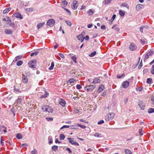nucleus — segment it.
Returning <instances> with one entry per match:
<instances>
[{
	"label": "nucleus",
	"instance_id": "f257e3e1",
	"mask_svg": "<svg viewBox=\"0 0 154 154\" xmlns=\"http://www.w3.org/2000/svg\"><path fill=\"white\" fill-rule=\"evenodd\" d=\"M42 109L44 111L48 112H52L53 111V110L52 108L48 105L42 106Z\"/></svg>",
	"mask_w": 154,
	"mask_h": 154
},
{
	"label": "nucleus",
	"instance_id": "f03ea898",
	"mask_svg": "<svg viewBox=\"0 0 154 154\" xmlns=\"http://www.w3.org/2000/svg\"><path fill=\"white\" fill-rule=\"evenodd\" d=\"M36 61L35 60L33 59L30 61L28 63L29 67L32 69H34L36 67Z\"/></svg>",
	"mask_w": 154,
	"mask_h": 154
},
{
	"label": "nucleus",
	"instance_id": "7ed1b4c3",
	"mask_svg": "<svg viewBox=\"0 0 154 154\" xmlns=\"http://www.w3.org/2000/svg\"><path fill=\"white\" fill-rule=\"evenodd\" d=\"M137 48L136 45L133 42L130 43L129 47V50L132 51H135L137 49Z\"/></svg>",
	"mask_w": 154,
	"mask_h": 154
},
{
	"label": "nucleus",
	"instance_id": "20e7f679",
	"mask_svg": "<svg viewBox=\"0 0 154 154\" xmlns=\"http://www.w3.org/2000/svg\"><path fill=\"white\" fill-rule=\"evenodd\" d=\"M114 116V112L109 113L107 115V117L106 118V120L107 121H109L110 120L113 119Z\"/></svg>",
	"mask_w": 154,
	"mask_h": 154
},
{
	"label": "nucleus",
	"instance_id": "39448f33",
	"mask_svg": "<svg viewBox=\"0 0 154 154\" xmlns=\"http://www.w3.org/2000/svg\"><path fill=\"white\" fill-rule=\"evenodd\" d=\"M73 139L74 138H73L68 137L67 138V140H68L69 142L72 145L74 146H79V143L74 141Z\"/></svg>",
	"mask_w": 154,
	"mask_h": 154
},
{
	"label": "nucleus",
	"instance_id": "423d86ee",
	"mask_svg": "<svg viewBox=\"0 0 154 154\" xmlns=\"http://www.w3.org/2000/svg\"><path fill=\"white\" fill-rule=\"evenodd\" d=\"M55 23L54 20L53 19H49L47 22V25L50 26L52 27L54 26Z\"/></svg>",
	"mask_w": 154,
	"mask_h": 154
},
{
	"label": "nucleus",
	"instance_id": "0eeeda50",
	"mask_svg": "<svg viewBox=\"0 0 154 154\" xmlns=\"http://www.w3.org/2000/svg\"><path fill=\"white\" fill-rule=\"evenodd\" d=\"M138 105L142 110H143L145 109V106L143 102L142 101H139L138 102Z\"/></svg>",
	"mask_w": 154,
	"mask_h": 154
},
{
	"label": "nucleus",
	"instance_id": "6e6552de",
	"mask_svg": "<svg viewBox=\"0 0 154 154\" xmlns=\"http://www.w3.org/2000/svg\"><path fill=\"white\" fill-rule=\"evenodd\" d=\"M122 85L124 88H126L129 85V82L127 81H124L122 82Z\"/></svg>",
	"mask_w": 154,
	"mask_h": 154
},
{
	"label": "nucleus",
	"instance_id": "1a4fd4ad",
	"mask_svg": "<svg viewBox=\"0 0 154 154\" xmlns=\"http://www.w3.org/2000/svg\"><path fill=\"white\" fill-rule=\"evenodd\" d=\"M153 54V51H150L148 52L145 55V58L144 59V60L145 61L146 59H148L149 56H151Z\"/></svg>",
	"mask_w": 154,
	"mask_h": 154
},
{
	"label": "nucleus",
	"instance_id": "9d476101",
	"mask_svg": "<svg viewBox=\"0 0 154 154\" xmlns=\"http://www.w3.org/2000/svg\"><path fill=\"white\" fill-rule=\"evenodd\" d=\"M58 102L60 105L63 107L65 106L66 104L65 101L62 98H60L58 100Z\"/></svg>",
	"mask_w": 154,
	"mask_h": 154
},
{
	"label": "nucleus",
	"instance_id": "9b49d317",
	"mask_svg": "<svg viewBox=\"0 0 154 154\" xmlns=\"http://www.w3.org/2000/svg\"><path fill=\"white\" fill-rule=\"evenodd\" d=\"M95 87V86L94 85H90L88 86H87L85 87L87 91H90L92 89H93Z\"/></svg>",
	"mask_w": 154,
	"mask_h": 154
},
{
	"label": "nucleus",
	"instance_id": "f8f14e48",
	"mask_svg": "<svg viewBox=\"0 0 154 154\" xmlns=\"http://www.w3.org/2000/svg\"><path fill=\"white\" fill-rule=\"evenodd\" d=\"M78 2L75 0L73 1V5L72 6V8L74 10L76 9L78 7Z\"/></svg>",
	"mask_w": 154,
	"mask_h": 154
},
{
	"label": "nucleus",
	"instance_id": "ddd939ff",
	"mask_svg": "<svg viewBox=\"0 0 154 154\" xmlns=\"http://www.w3.org/2000/svg\"><path fill=\"white\" fill-rule=\"evenodd\" d=\"M14 15L17 18H19L21 19H23V17L21 15V14L19 12H17L16 13H15L14 14Z\"/></svg>",
	"mask_w": 154,
	"mask_h": 154
},
{
	"label": "nucleus",
	"instance_id": "4468645a",
	"mask_svg": "<svg viewBox=\"0 0 154 154\" xmlns=\"http://www.w3.org/2000/svg\"><path fill=\"white\" fill-rule=\"evenodd\" d=\"M13 32V30L11 29H6L5 30V32L7 35L11 34Z\"/></svg>",
	"mask_w": 154,
	"mask_h": 154
},
{
	"label": "nucleus",
	"instance_id": "2eb2a0df",
	"mask_svg": "<svg viewBox=\"0 0 154 154\" xmlns=\"http://www.w3.org/2000/svg\"><path fill=\"white\" fill-rule=\"evenodd\" d=\"M23 76L22 78V80L23 82L25 83L26 84L28 82V79L27 77L24 75H23Z\"/></svg>",
	"mask_w": 154,
	"mask_h": 154
},
{
	"label": "nucleus",
	"instance_id": "dca6fc26",
	"mask_svg": "<svg viewBox=\"0 0 154 154\" xmlns=\"http://www.w3.org/2000/svg\"><path fill=\"white\" fill-rule=\"evenodd\" d=\"M22 56L21 55H18L14 59V60L13 62L12 63H13L14 62H15L17 61L18 60L21 59H22Z\"/></svg>",
	"mask_w": 154,
	"mask_h": 154
},
{
	"label": "nucleus",
	"instance_id": "f3484780",
	"mask_svg": "<svg viewBox=\"0 0 154 154\" xmlns=\"http://www.w3.org/2000/svg\"><path fill=\"white\" fill-rule=\"evenodd\" d=\"M143 7V5L140 4H138L136 6V9L137 11H138L142 8Z\"/></svg>",
	"mask_w": 154,
	"mask_h": 154
},
{
	"label": "nucleus",
	"instance_id": "a211bd4d",
	"mask_svg": "<svg viewBox=\"0 0 154 154\" xmlns=\"http://www.w3.org/2000/svg\"><path fill=\"white\" fill-rule=\"evenodd\" d=\"M77 38L81 42H82L84 39V36H81V35H79L77 36Z\"/></svg>",
	"mask_w": 154,
	"mask_h": 154
},
{
	"label": "nucleus",
	"instance_id": "6ab92c4d",
	"mask_svg": "<svg viewBox=\"0 0 154 154\" xmlns=\"http://www.w3.org/2000/svg\"><path fill=\"white\" fill-rule=\"evenodd\" d=\"M100 80L97 78H94L93 79V81L92 83H100Z\"/></svg>",
	"mask_w": 154,
	"mask_h": 154
},
{
	"label": "nucleus",
	"instance_id": "aec40b11",
	"mask_svg": "<svg viewBox=\"0 0 154 154\" xmlns=\"http://www.w3.org/2000/svg\"><path fill=\"white\" fill-rule=\"evenodd\" d=\"M45 22H42L41 23H39L37 25V27L38 29H39L41 28L42 27L45 25Z\"/></svg>",
	"mask_w": 154,
	"mask_h": 154
},
{
	"label": "nucleus",
	"instance_id": "412c9836",
	"mask_svg": "<svg viewBox=\"0 0 154 154\" xmlns=\"http://www.w3.org/2000/svg\"><path fill=\"white\" fill-rule=\"evenodd\" d=\"M75 81H76V80H75L74 79L71 78L70 79H69V80H68L67 81V82L68 83H69V84H71L72 83H73Z\"/></svg>",
	"mask_w": 154,
	"mask_h": 154
},
{
	"label": "nucleus",
	"instance_id": "4be33fe9",
	"mask_svg": "<svg viewBox=\"0 0 154 154\" xmlns=\"http://www.w3.org/2000/svg\"><path fill=\"white\" fill-rule=\"evenodd\" d=\"M104 89V87L103 85H101L100 86L98 89V93H100Z\"/></svg>",
	"mask_w": 154,
	"mask_h": 154
},
{
	"label": "nucleus",
	"instance_id": "5701e85b",
	"mask_svg": "<svg viewBox=\"0 0 154 154\" xmlns=\"http://www.w3.org/2000/svg\"><path fill=\"white\" fill-rule=\"evenodd\" d=\"M52 150L54 151H56L58 150V146H57L54 145L51 147Z\"/></svg>",
	"mask_w": 154,
	"mask_h": 154
},
{
	"label": "nucleus",
	"instance_id": "b1692460",
	"mask_svg": "<svg viewBox=\"0 0 154 154\" xmlns=\"http://www.w3.org/2000/svg\"><path fill=\"white\" fill-rule=\"evenodd\" d=\"M54 66V61H52L51 63V66L48 69L49 70H52L53 69Z\"/></svg>",
	"mask_w": 154,
	"mask_h": 154
},
{
	"label": "nucleus",
	"instance_id": "393cba45",
	"mask_svg": "<svg viewBox=\"0 0 154 154\" xmlns=\"http://www.w3.org/2000/svg\"><path fill=\"white\" fill-rule=\"evenodd\" d=\"M119 14L122 17H124L125 15V12L121 10H119Z\"/></svg>",
	"mask_w": 154,
	"mask_h": 154
},
{
	"label": "nucleus",
	"instance_id": "a878e982",
	"mask_svg": "<svg viewBox=\"0 0 154 154\" xmlns=\"http://www.w3.org/2000/svg\"><path fill=\"white\" fill-rule=\"evenodd\" d=\"M125 154H132L131 151L128 149H125Z\"/></svg>",
	"mask_w": 154,
	"mask_h": 154
},
{
	"label": "nucleus",
	"instance_id": "bb28decb",
	"mask_svg": "<svg viewBox=\"0 0 154 154\" xmlns=\"http://www.w3.org/2000/svg\"><path fill=\"white\" fill-rule=\"evenodd\" d=\"M22 100V99L20 98H18L15 101V103H17V104H20Z\"/></svg>",
	"mask_w": 154,
	"mask_h": 154
},
{
	"label": "nucleus",
	"instance_id": "cd10ccee",
	"mask_svg": "<svg viewBox=\"0 0 154 154\" xmlns=\"http://www.w3.org/2000/svg\"><path fill=\"white\" fill-rule=\"evenodd\" d=\"M16 137L18 139H20L22 138L23 136L21 134L18 133L16 134Z\"/></svg>",
	"mask_w": 154,
	"mask_h": 154
},
{
	"label": "nucleus",
	"instance_id": "c85d7f7f",
	"mask_svg": "<svg viewBox=\"0 0 154 154\" xmlns=\"http://www.w3.org/2000/svg\"><path fill=\"white\" fill-rule=\"evenodd\" d=\"M11 10V8H7L4 10L3 11V13L4 14H6L8 13Z\"/></svg>",
	"mask_w": 154,
	"mask_h": 154
},
{
	"label": "nucleus",
	"instance_id": "c756f323",
	"mask_svg": "<svg viewBox=\"0 0 154 154\" xmlns=\"http://www.w3.org/2000/svg\"><path fill=\"white\" fill-rule=\"evenodd\" d=\"M146 83L148 84H151L152 83V79L151 78H148L147 79Z\"/></svg>",
	"mask_w": 154,
	"mask_h": 154
},
{
	"label": "nucleus",
	"instance_id": "7c9ffc66",
	"mask_svg": "<svg viewBox=\"0 0 154 154\" xmlns=\"http://www.w3.org/2000/svg\"><path fill=\"white\" fill-rule=\"evenodd\" d=\"M38 53L39 52L38 51H36L30 54V56L32 57L34 55H36L38 54Z\"/></svg>",
	"mask_w": 154,
	"mask_h": 154
},
{
	"label": "nucleus",
	"instance_id": "2f4dec72",
	"mask_svg": "<svg viewBox=\"0 0 154 154\" xmlns=\"http://www.w3.org/2000/svg\"><path fill=\"white\" fill-rule=\"evenodd\" d=\"M23 63V61L22 60H19L17 63V65L19 66L22 65Z\"/></svg>",
	"mask_w": 154,
	"mask_h": 154
},
{
	"label": "nucleus",
	"instance_id": "473e14b6",
	"mask_svg": "<svg viewBox=\"0 0 154 154\" xmlns=\"http://www.w3.org/2000/svg\"><path fill=\"white\" fill-rule=\"evenodd\" d=\"M94 136L97 137H101V134L99 133H96L94 134Z\"/></svg>",
	"mask_w": 154,
	"mask_h": 154
},
{
	"label": "nucleus",
	"instance_id": "72a5a7b5",
	"mask_svg": "<svg viewBox=\"0 0 154 154\" xmlns=\"http://www.w3.org/2000/svg\"><path fill=\"white\" fill-rule=\"evenodd\" d=\"M148 112L149 113H153L154 112V109L153 108H150L148 109Z\"/></svg>",
	"mask_w": 154,
	"mask_h": 154
},
{
	"label": "nucleus",
	"instance_id": "f704fd0d",
	"mask_svg": "<svg viewBox=\"0 0 154 154\" xmlns=\"http://www.w3.org/2000/svg\"><path fill=\"white\" fill-rule=\"evenodd\" d=\"M65 138V136L63 134H60V140H63Z\"/></svg>",
	"mask_w": 154,
	"mask_h": 154
},
{
	"label": "nucleus",
	"instance_id": "c9c22d12",
	"mask_svg": "<svg viewBox=\"0 0 154 154\" xmlns=\"http://www.w3.org/2000/svg\"><path fill=\"white\" fill-rule=\"evenodd\" d=\"M71 58L74 63H77L76 61V57L75 56H72L71 57Z\"/></svg>",
	"mask_w": 154,
	"mask_h": 154
},
{
	"label": "nucleus",
	"instance_id": "e433bc0d",
	"mask_svg": "<svg viewBox=\"0 0 154 154\" xmlns=\"http://www.w3.org/2000/svg\"><path fill=\"white\" fill-rule=\"evenodd\" d=\"M96 51H94L93 52L91 53L90 54H89V56L90 57H93L96 55Z\"/></svg>",
	"mask_w": 154,
	"mask_h": 154
},
{
	"label": "nucleus",
	"instance_id": "4c0bfd02",
	"mask_svg": "<svg viewBox=\"0 0 154 154\" xmlns=\"http://www.w3.org/2000/svg\"><path fill=\"white\" fill-rule=\"evenodd\" d=\"M120 6L122 7H125L127 8H129V6L126 3H123Z\"/></svg>",
	"mask_w": 154,
	"mask_h": 154
},
{
	"label": "nucleus",
	"instance_id": "58836bf2",
	"mask_svg": "<svg viewBox=\"0 0 154 154\" xmlns=\"http://www.w3.org/2000/svg\"><path fill=\"white\" fill-rule=\"evenodd\" d=\"M152 68L150 72L152 74L154 75V64L152 66Z\"/></svg>",
	"mask_w": 154,
	"mask_h": 154
},
{
	"label": "nucleus",
	"instance_id": "ea45409f",
	"mask_svg": "<svg viewBox=\"0 0 154 154\" xmlns=\"http://www.w3.org/2000/svg\"><path fill=\"white\" fill-rule=\"evenodd\" d=\"M48 140L49 141V144L52 143L53 142V141L52 140V138L51 136H49L48 137Z\"/></svg>",
	"mask_w": 154,
	"mask_h": 154
},
{
	"label": "nucleus",
	"instance_id": "a19ab883",
	"mask_svg": "<svg viewBox=\"0 0 154 154\" xmlns=\"http://www.w3.org/2000/svg\"><path fill=\"white\" fill-rule=\"evenodd\" d=\"M77 125L80 128H81L82 129H85L86 128L85 126L82 125L79 123H78Z\"/></svg>",
	"mask_w": 154,
	"mask_h": 154
},
{
	"label": "nucleus",
	"instance_id": "79ce46f5",
	"mask_svg": "<svg viewBox=\"0 0 154 154\" xmlns=\"http://www.w3.org/2000/svg\"><path fill=\"white\" fill-rule=\"evenodd\" d=\"M139 133L140 136H142L143 134V131L142 129V128L139 130Z\"/></svg>",
	"mask_w": 154,
	"mask_h": 154
},
{
	"label": "nucleus",
	"instance_id": "37998d69",
	"mask_svg": "<svg viewBox=\"0 0 154 154\" xmlns=\"http://www.w3.org/2000/svg\"><path fill=\"white\" fill-rule=\"evenodd\" d=\"M69 127H70L69 125H64L60 128V129L61 130L64 128H69Z\"/></svg>",
	"mask_w": 154,
	"mask_h": 154
},
{
	"label": "nucleus",
	"instance_id": "c03bdc74",
	"mask_svg": "<svg viewBox=\"0 0 154 154\" xmlns=\"http://www.w3.org/2000/svg\"><path fill=\"white\" fill-rule=\"evenodd\" d=\"M88 13L89 15H91L94 13L93 11L91 9H89Z\"/></svg>",
	"mask_w": 154,
	"mask_h": 154
},
{
	"label": "nucleus",
	"instance_id": "a18cd8bd",
	"mask_svg": "<svg viewBox=\"0 0 154 154\" xmlns=\"http://www.w3.org/2000/svg\"><path fill=\"white\" fill-rule=\"evenodd\" d=\"M65 22L66 24L69 26H71L72 24V23L69 21L66 20Z\"/></svg>",
	"mask_w": 154,
	"mask_h": 154
},
{
	"label": "nucleus",
	"instance_id": "49530a36",
	"mask_svg": "<svg viewBox=\"0 0 154 154\" xmlns=\"http://www.w3.org/2000/svg\"><path fill=\"white\" fill-rule=\"evenodd\" d=\"M46 119L48 121H52L53 120V118H52L47 117L46 118Z\"/></svg>",
	"mask_w": 154,
	"mask_h": 154
},
{
	"label": "nucleus",
	"instance_id": "de8ad7c7",
	"mask_svg": "<svg viewBox=\"0 0 154 154\" xmlns=\"http://www.w3.org/2000/svg\"><path fill=\"white\" fill-rule=\"evenodd\" d=\"M116 17V14H114L112 15V17L111 19L110 20L111 21V22H112L113 21L114 19H115V18Z\"/></svg>",
	"mask_w": 154,
	"mask_h": 154
},
{
	"label": "nucleus",
	"instance_id": "09e8293b",
	"mask_svg": "<svg viewBox=\"0 0 154 154\" xmlns=\"http://www.w3.org/2000/svg\"><path fill=\"white\" fill-rule=\"evenodd\" d=\"M9 26L12 28H14L15 26L14 24L13 23H12L11 22L9 23Z\"/></svg>",
	"mask_w": 154,
	"mask_h": 154
},
{
	"label": "nucleus",
	"instance_id": "8fccbe9b",
	"mask_svg": "<svg viewBox=\"0 0 154 154\" xmlns=\"http://www.w3.org/2000/svg\"><path fill=\"white\" fill-rule=\"evenodd\" d=\"M111 0H105L104 3L105 4H108L110 3Z\"/></svg>",
	"mask_w": 154,
	"mask_h": 154
},
{
	"label": "nucleus",
	"instance_id": "3c124183",
	"mask_svg": "<svg viewBox=\"0 0 154 154\" xmlns=\"http://www.w3.org/2000/svg\"><path fill=\"white\" fill-rule=\"evenodd\" d=\"M82 88V87L81 85L78 84L76 85V88L78 89H80Z\"/></svg>",
	"mask_w": 154,
	"mask_h": 154
},
{
	"label": "nucleus",
	"instance_id": "603ef678",
	"mask_svg": "<svg viewBox=\"0 0 154 154\" xmlns=\"http://www.w3.org/2000/svg\"><path fill=\"white\" fill-rule=\"evenodd\" d=\"M32 154H37V151L36 149H34L31 152Z\"/></svg>",
	"mask_w": 154,
	"mask_h": 154
},
{
	"label": "nucleus",
	"instance_id": "864d4df0",
	"mask_svg": "<svg viewBox=\"0 0 154 154\" xmlns=\"http://www.w3.org/2000/svg\"><path fill=\"white\" fill-rule=\"evenodd\" d=\"M62 4H63V5L64 6H66L67 5V4H68L67 2H66V1H63L62 2Z\"/></svg>",
	"mask_w": 154,
	"mask_h": 154
},
{
	"label": "nucleus",
	"instance_id": "5fc2aeb1",
	"mask_svg": "<svg viewBox=\"0 0 154 154\" xmlns=\"http://www.w3.org/2000/svg\"><path fill=\"white\" fill-rule=\"evenodd\" d=\"M64 9L66 12H68V13L69 15H71V12H70V11L69 9H68L67 8H64Z\"/></svg>",
	"mask_w": 154,
	"mask_h": 154
},
{
	"label": "nucleus",
	"instance_id": "6e6d98bb",
	"mask_svg": "<svg viewBox=\"0 0 154 154\" xmlns=\"http://www.w3.org/2000/svg\"><path fill=\"white\" fill-rule=\"evenodd\" d=\"M104 121L103 120H101L98 122L97 124L98 125H100L101 124L104 123Z\"/></svg>",
	"mask_w": 154,
	"mask_h": 154
},
{
	"label": "nucleus",
	"instance_id": "4d7b16f0",
	"mask_svg": "<svg viewBox=\"0 0 154 154\" xmlns=\"http://www.w3.org/2000/svg\"><path fill=\"white\" fill-rule=\"evenodd\" d=\"M79 120L80 122H84V123H88V121H85V120H84L83 119H80Z\"/></svg>",
	"mask_w": 154,
	"mask_h": 154
},
{
	"label": "nucleus",
	"instance_id": "13d9d810",
	"mask_svg": "<svg viewBox=\"0 0 154 154\" xmlns=\"http://www.w3.org/2000/svg\"><path fill=\"white\" fill-rule=\"evenodd\" d=\"M14 90L18 92V93H20L21 91H20V90L19 88H14Z\"/></svg>",
	"mask_w": 154,
	"mask_h": 154
},
{
	"label": "nucleus",
	"instance_id": "bf43d9fd",
	"mask_svg": "<svg viewBox=\"0 0 154 154\" xmlns=\"http://www.w3.org/2000/svg\"><path fill=\"white\" fill-rule=\"evenodd\" d=\"M59 55L63 59H64L65 58L63 54L61 53H59Z\"/></svg>",
	"mask_w": 154,
	"mask_h": 154
},
{
	"label": "nucleus",
	"instance_id": "052dcab7",
	"mask_svg": "<svg viewBox=\"0 0 154 154\" xmlns=\"http://www.w3.org/2000/svg\"><path fill=\"white\" fill-rule=\"evenodd\" d=\"M66 150L68 151L69 153H71L72 152V151L69 148H66Z\"/></svg>",
	"mask_w": 154,
	"mask_h": 154
},
{
	"label": "nucleus",
	"instance_id": "680f3d73",
	"mask_svg": "<svg viewBox=\"0 0 154 154\" xmlns=\"http://www.w3.org/2000/svg\"><path fill=\"white\" fill-rule=\"evenodd\" d=\"M101 28L102 29L104 30H105L106 29V26H105L104 25H101Z\"/></svg>",
	"mask_w": 154,
	"mask_h": 154
},
{
	"label": "nucleus",
	"instance_id": "e2e57ef3",
	"mask_svg": "<svg viewBox=\"0 0 154 154\" xmlns=\"http://www.w3.org/2000/svg\"><path fill=\"white\" fill-rule=\"evenodd\" d=\"M143 88H137L136 90L137 91H141Z\"/></svg>",
	"mask_w": 154,
	"mask_h": 154
},
{
	"label": "nucleus",
	"instance_id": "0e129e2a",
	"mask_svg": "<svg viewBox=\"0 0 154 154\" xmlns=\"http://www.w3.org/2000/svg\"><path fill=\"white\" fill-rule=\"evenodd\" d=\"M143 66L142 63V61H141L139 65V66L138 68L139 69H140Z\"/></svg>",
	"mask_w": 154,
	"mask_h": 154
},
{
	"label": "nucleus",
	"instance_id": "69168bd1",
	"mask_svg": "<svg viewBox=\"0 0 154 154\" xmlns=\"http://www.w3.org/2000/svg\"><path fill=\"white\" fill-rule=\"evenodd\" d=\"M28 145L26 143H23L20 146L21 147H23L24 146H27Z\"/></svg>",
	"mask_w": 154,
	"mask_h": 154
},
{
	"label": "nucleus",
	"instance_id": "338daca9",
	"mask_svg": "<svg viewBox=\"0 0 154 154\" xmlns=\"http://www.w3.org/2000/svg\"><path fill=\"white\" fill-rule=\"evenodd\" d=\"M0 143L2 146H3L4 145V140H3L2 138V137H1V140Z\"/></svg>",
	"mask_w": 154,
	"mask_h": 154
},
{
	"label": "nucleus",
	"instance_id": "774afa93",
	"mask_svg": "<svg viewBox=\"0 0 154 154\" xmlns=\"http://www.w3.org/2000/svg\"><path fill=\"white\" fill-rule=\"evenodd\" d=\"M70 127H71V128L72 129H75L77 128L75 127V125H71L70 126Z\"/></svg>",
	"mask_w": 154,
	"mask_h": 154
}]
</instances>
